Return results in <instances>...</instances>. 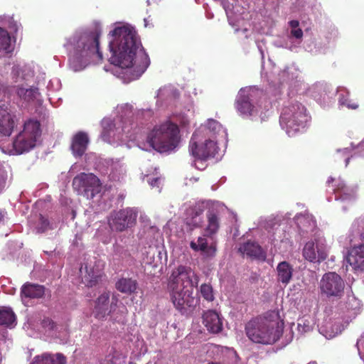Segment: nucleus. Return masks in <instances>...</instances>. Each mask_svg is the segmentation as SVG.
<instances>
[{
  "label": "nucleus",
  "mask_w": 364,
  "mask_h": 364,
  "mask_svg": "<svg viewBox=\"0 0 364 364\" xmlns=\"http://www.w3.org/2000/svg\"><path fill=\"white\" fill-rule=\"evenodd\" d=\"M111 33L110 63L122 68L133 67L139 75L144 73L149 65L150 60L143 48L138 50L141 45L134 28L130 24H123Z\"/></svg>",
  "instance_id": "1"
},
{
  "label": "nucleus",
  "mask_w": 364,
  "mask_h": 364,
  "mask_svg": "<svg viewBox=\"0 0 364 364\" xmlns=\"http://www.w3.org/2000/svg\"><path fill=\"white\" fill-rule=\"evenodd\" d=\"M198 280L190 267L179 265L172 271L168 280V289L173 306L181 314L187 311V307L196 305L197 301L193 292Z\"/></svg>",
  "instance_id": "2"
},
{
  "label": "nucleus",
  "mask_w": 364,
  "mask_h": 364,
  "mask_svg": "<svg viewBox=\"0 0 364 364\" xmlns=\"http://www.w3.org/2000/svg\"><path fill=\"white\" fill-rule=\"evenodd\" d=\"M282 326L279 311H269L250 320L245 326V331L254 343L270 345L279 339Z\"/></svg>",
  "instance_id": "3"
},
{
  "label": "nucleus",
  "mask_w": 364,
  "mask_h": 364,
  "mask_svg": "<svg viewBox=\"0 0 364 364\" xmlns=\"http://www.w3.org/2000/svg\"><path fill=\"white\" fill-rule=\"evenodd\" d=\"M180 139V130L178 125L170 121L155 125L146 138L149 144L160 153L175 149L178 146Z\"/></svg>",
  "instance_id": "4"
},
{
  "label": "nucleus",
  "mask_w": 364,
  "mask_h": 364,
  "mask_svg": "<svg viewBox=\"0 0 364 364\" xmlns=\"http://www.w3.org/2000/svg\"><path fill=\"white\" fill-rule=\"evenodd\" d=\"M101 34V30L97 26L80 33L75 40L74 54L75 57L85 62L91 60H102V53L100 48Z\"/></svg>",
  "instance_id": "5"
},
{
  "label": "nucleus",
  "mask_w": 364,
  "mask_h": 364,
  "mask_svg": "<svg viewBox=\"0 0 364 364\" xmlns=\"http://www.w3.org/2000/svg\"><path fill=\"white\" fill-rule=\"evenodd\" d=\"M307 122L305 107L296 102L283 108L280 115V124L289 136H295L305 127Z\"/></svg>",
  "instance_id": "6"
},
{
  "label": "nucleus",
  "mask_w": 364,
  "mask_h": 364,
  "mask_svg": "<svg viewBox=\"0 0 364 364\" xmlns=\"http://www.w3.org/2000/svg\"><path fill=\"white\" fill-rule=\"evenodd\" d=\"M319 289L321 295L329 299H339L344 295L345 282L339 274L329 272L321 277Z\"/></svg>",
  "instance_id": "7"
},
{
  "label": "nucleus",
  "mask_w": 364,
  "mask_h": 364,
  "mask_svg": "<svg viewBox=\"0 0 364 364\" xmlns=\"http://www.w3.org/2000/svg\"><path fill=\"white\" fill-rule=\"evenodd\" d=\"M73 187L79 194L83 195L88 199H92L100 193L102 183L93 173H80L74 177Z\"/></svg>",
  "instance_id": "8"
},
{
  "label": "nucleus",
  "mask_w": 364,
  "mask_h": 364,
  "mask_svg": "<svg viewBox=\"0 0 364 364\" xmlns=\"http://www.w3.org/2000/svg\"><path fill=\"white\" fill-rule=\"evenodd\" d=\"M216 143L210 139H206L203 143H198V134L194 132L189 142V152L196 159L207 160L213 158L217 153Z\"/></svg>",
  "instance_id": "9"
},
{
  "label": "nucleus",
  "mask_w": 364,
  "mask_h": 364,
  "mask_svg": "<svg viewBox=\"0 0 364 364\" xmlns=\"http://www.w3.org/2000/svg\"><path fill=\"white\" fill-rule=\"evenodd\" d=\"M137 213L132 208H125L115 212L112 215L110 226L115 230L122 232L135 225Z\"/></svg>",
  "instance_id": "10"
},
{
  "label": "nucleus",
  "mask_w": 364,
  "mask_h": 364,
  "mask_svg": "<svg viewBox=\"0 0 364 364\" xmlns=\"http://www.w3.org/2000/svg\"><path fill=\"white\" fill-rule=\"evenodd\" d=\"M254 90L251 88H242L237 96L235 106L237 111L243 117H251L257 113L252 103Z\"/></svg>",
  "instance_id": "11"
},
{
  "label": "nucleus",
  "mask_w": 364,
  "mask_h": 364,
  "mask_svg": "<svg viewBox=\"0 0 364 364\" xmlns=\"http://www.w3.org/2000/svg\"><path fill=\"white\" fill-rule=\"evenodd\" d=\"M304 257L311 262H321L327 257L326 247L317 241H309L303 248Z\"/></svg>",
  "instance_id": "12"
},
{
  "label": "nucleus",
  "mask_w": 364,
  "mask_h": 364,
  "mask_svg": "<svg viewBox=\"0 0 364 364\" xmlns=\"http://www.w3.org/2000/svg\"><path fill=\"white\" fill-rule=\"evenodd\" d=\"M109 291H104L95 301L92 314L98 320H104L113 308V301L109 304Z\"/></svg>",
  "instance_id": "13"
},
{
  "label": "nucleus",
  "mask_w": 364,
  "mask_h": 364,
  "mask_svg": "<svg viewBox=\"0 0 364 364\" xmlns=\"http://www.w3.org/2000/svg\"><path fill=\"white\" fill-rule=\"evenodd\" d=\"M206 225L204 229L205 236L213 240L220 228V211L214 208H209L206 213Z\"/></svg>",
  "instance_id": "14"
},
{
  "label": "nucleus",
  "mask_w": 364,
  "mask_h": 364,
  "mask_svg": "<svg viewBox=\"0 0 364 364\" xmlns=\"http://www.w3.org/2000/svg\"><path fill=\"white\" fill-rule=\"evenodd\" d=\"M348 263L356 272H364V243L353 245L348 252Z\"/></svg>",
  "instance_id": "15"
},
{
  "label": "nucleus",
  "mask_w": 364,
  "mask_h": 364,
  "mask_svg": "<svg viewBox=\"0 0 364 364\" xmlns=\"http://www.w3.org/2000/svg\"><path fill=\"white\" fill-rule=\"evenodd\" d=\"M203 323L207 330L212 333H218L223 330V321L219 314L213 311L208 310L203 314Z\"/></svg>",
  "instance_id": "16"
},
{
  "label": "nucleus",
  "mask_w": 364,
  "mask_h": 364,
  "mask_svg": "<svg viewBox=\"0 0 364 364\" xmlns=\"http://www.w3.org/2000/svg\"><path fill=\"white\" fill-rule=\"evenodd\" d=\"M207 237L205 233L198 238L197 242L191 241L190 247L194 251L201 252L205 257H212L215 255L217 251L216 243L213 242L208 245Z\"/></svg>",
  "instance_id": "17"
},
{
  "label": "nucleus",
  "mask_w": 364,
  "mask_h": 364,
  "mask_svg": "<svg viewBox=\"0 0 364 364\" xmlns=\"http://www.w3.org/2000/svg\"><path fill=\"white\" fill-rule=\"evenodd\" d=\"M14 125V116L9 108L4 105L0 106V133L5 136L11 135Z\"/></svg>",
  "instance_id": "18"
},
{
  "label": "nucleus",
  "mask_w": 364,
  "mask_h": 364,
  "mask_svg": "<svg viewBox=\"0 0 364 364\" xmlns=\"http://www.w3.org/2000/svg\"><path fill=\"white\" fill-rule=\"evenodd\" d=\"M89 144V137L84 132H78L74 135L71 143V150L75 156L80 157L86 151Z\"/></svg>",
  "instance_id": "19"
},
{
  "label": "nucleus",
  "mask_w": 364,
  "mask_h": 364,
  "mask_svg": "<svg viewBox=\"0 0 364 364\" xmlns=\"http://www.w3.org/2000/svg\"><path fill=\"white\" fill-rule=\"evenodd\" d=\"M46 287L43 285L25 283L21 289V296L27 299H41L45 295Z\"/></svg>",
  "instance_id": "20"
},
{
  "label": "nucleus",
  "mask_w": 364,
  "mask_h": 364,
  "mask_svg": "<svg viewBox=\"0 0 364 364\" xmlns=\"http://www.w3.org/2000/svg\"><path fill=\"white\" fill-rule=\"evenodd\" d=\"M239 252L242 255L254 259H264L265 253L261 246L256 242L248 241L240 245Z\"/></svg>",
  "instance_id": "21"
},
{
  "label": "nucleus",
  "mask_w": 364,
  "mask_h": 364,
  "mask_svg": "<svg viewBox=\"0 0 364 364\" xmlns=\"http://www.w3.org/2000/svg\"><path fill=\"white\" fill-rule=\"evenodd\" d=\"M293 271V267L289 262H279L277 266V281L284 285L288 284L292 279Z\"/></svg>",
  "instance_id": "22"
},
{
  "label": "nucleus",
  "mask_w": 364,
  "mask_h": 364,
  "mask_svg": "<svg viewBox=\"0 0 364 364\" xmlns=\"http://www.w3.org/2000/svg\"><path fill=\"white\" fill-rule=\"evenodd\" d=\"M36 140L19 133L14 141L15 149L20 154L28 151L36 145Z\"/></svg>",
  "instance_id": "23"
},
{
  "label": "nucleus",
  "mask_w": 364,
  "mask_h": 364,
  "mask_svg": "<svg viewBox=\"0 0 364 364\" xmlns=\"http://www.w3.org/2000/svg\"><path fill=\"white\" fill-rule=\"evenodd\" d=\"M21 134L30 136L37 141L41 134V124L36 119H30L24 123L23 130Z\"/></svg>",
  "instance_id": "24"
},
{
  "label": "nucleus",
  "mask_w": 364,
  "mask_h": 364,
  "mask_svg": "<svg viewBox=\"0 0 364 364\" xmlns=\"http://www.w3.org/2000/svg\"><path fill=\"white\" fill-rule=\"evenodd\" d=\"M115 287L122 293L131 294L136 291L137 282L131 278H121L117 282Z\"/></svg>",
  "instance_id": "25"
},
{
  "label": "nucleus",
  "mask_w": 364,
  "mask_h": 364,
  "mask_svg": "<svg viewBox=\"0 0 364 364\" xmlns=\"http://www.w3.org/2000/svg\"><path fill=\"white\" fill-rule=\"evenodd\" d=\"M85 274L82 278V283L88 287L95 286L101 277L100 272L99 271H95L93 268L88 267L87 265H85Z\"/></svg>",
  "instance_id": "26"
},
{
  "label": "nucleus",
  "mask_w": 364,
  "mask_h": 364,
  "mask_svg": "<svg viewBox=\"0 0 364 364\" xmlns=\"http://www.w3.org/2000/svg\"><path fill=\"white\" fill-rule=\"evenodd\" d=\"M16 321V316L11 308L0 307V326H10Z\"/></svg>",
  "instance_id": "27"
},
{
  "label": "nucleus",
  "mask_w": 364,
  "mask_h": 364,
  "mask_svg": "<svg viewBox=\"0 0 364 364\" xmlns=\"http://www.w3.org/2000/svg\"><path fill=\"white\" fill-rule=\"evenodd\" d=\"M16 94L24 101L31 102L36 99L39 93L37 88H25L23 87H18L16 89Z\"/></svg>",
  "instance_id": "28"
},
{
  "label": "nucleus",
  "mask_w": 364,
  "mask_h": 364,
  "mask_svg": "<svg viewBox=\"0 0 364 364\" xmlns=\"http://www.w3.org/2000/svg\"><path fill=\"white\" fill-rule=\"evenodd\" d=\"M11 48V36L8 31L0 27V50L9 52Z\"/></svg>",
  "instance_id": "29"
},
{
  "label": "nucleus",
  "mask_w": 364,
  "mask_h": 364,
  "mask_svg": "<svg viewBox=\"0 0 364 364\" xmlns=\"http://www.w3.org/2000/svg\"><path fill=\"white\" fill-rule=\"evenodd\" d=\"M50 229H52V227L48 218H45L43 215H40L39 221L36 226L37 232L43 233Z\"/></svg>",
  "instance_id": "30"
},
{
  "label": "nucleus",
  "mask_w": 364,
  "mask_h": 364,
  "mask_svg": "<svg viewBox=\"0 0 364 364\" xmlns=\"http://www.w3.org/2000/svg\"><path fill=\"white\" fill-rule=\"evenodd\" d=\"M200 294L202 296L208 301L214 300L213 288L210 284H203L200 286Z\"/></svg>",
  "instance_id": "31"
},
{
  "label": "nucleus",
  "mask_w": 364,
  "mask_h": 364,
  "mask_svg": "<svg viewBox=\"0 0 364 364\" xmlns=\"http://www.w3.org/2000/svg\"><path fill=\"white\" fill-rule=\"evenodd\" d=\"M102 364H121L119 356L115 353H109L106 356Z\"/></svg>",
  "instance_id": "32"
},
{
  "label": "nucleus",
  "mask_w": 364,
  "mask_h": 364,
  "mask_svg": "<svg viewBox=\"0 0 364 364\" xmlns=\"http://www.w3.org/2000/svg\"><path fill=\"white\" fill-rule=\"evenodd\" d=\"M291 35L297 39H301L303 36V31L299 27V24H291Z\"/></svg>",
  "instance_id": "33"
},
{
  "label": "nucleus",
  "mask_w": 364,
  "mask_h": 364,
  "mask_svg": "<svg viewBox=\"0 0 364 364\" xmlns=\"http://www.w3.org/2000/svg\"><path fill=\"white\" fill-rule=\"evenodd\" d=\"M41 326L44 328H48V330H53L55 327V322L50 318L46 317L41 321Z\"/></svg>",
  "instance_id": "34"
},
{
  "label": "nucleus",
  "mask_w": 364,
  "mask_h": 364,
  "mask_svg": "<svg viewBox=\"0 0 364 364\" xmlns=\"http://www.w3.org/2000/svg\"><path fill=\"white\" fill-rule=\"evenodd\" d=\"M200 211H196L194 213V216L192 218V221L190 223L194 228H199L201 226V219L200 218L198 220H197V218L200 215Z\"/></svg>",
  "instance_id": "35"
},
{
  "label": "nucleus",
  "mask_w": 364,
  "mask_h": 364,
  "mask_svg": "<svg viewBox=\"0 0 364 364\" xmlns=\"http://www.w3.org/2000/svg\"><path fill=\"white\" fill-rule=\"evenodd\" d=\"M53 357L54 364H65L66 363V358L60 353H57L55 356L51 355Z\"/></svg>",
  "instance_id": "36"
},
{
  "label": "nucleus",
  "mask_w": 364,
  "mask_h": 364,
  "mask_svg": "<svg viewBox=\"0 0 364 364\" xmlns=\"http://www.w3.org/2000/svg\"><path fill=\"white\" fill-rule=\"evenodd\" d=\"M53 360V357L50 355H43L42 357V359L39 361H37L34 364H54Z\"/></svg>",
  "instance_id": "37"
},
{
  "label": "nucleus",
  "mask_w": 364,
  "mask_h": 364,
  "mask_svg": "<svg viewBox=\"0 0 364 364\" xmlns=\"http://www.w3.org/2000/svg\"><path fill=\"white\" fill-rule=\"evenodd\" d=\"M341 103L343 105H346V106L348 108H351L352 109H355L358 107V105L354 102H352L350 103H346L345 102L341 101Z\"/></svg>",
  "instance_id": "38"
},
{
  "label": "nucleus",
  "mask_w": 364,
  "mask_h": 364,
  "mask_svg": "<svg viewBox=\"0 0 364 364\" xmlns=\"http://www.w3.org/2000/svg\"><path fill=\"white\" fill-rule=\"evenodd\" d=\"M159 182H160V178H154L151 179V181H149V183L153 187L154 186L159 187Z\"/></svg>",
  "instance_id": "39"
},
{
  "label": "nucleus",
  "mask_w": 364,
  "mask_h": 364,
  "mask_svg": "<svg viewBox=\"0 0 364 364\" xmlns=\"http://www.w3.org/2000/svg\"><path fill=\"white\" fill-rule=\"evenodd\" d=\"M360 240L364 242V231L360 234Z\"/></svg>",
  "instance_id": "40"
},
{
  "label": "nucleus",
  "mask_w": 364,
  "mask_h": 364,
  "mask_svg": "<svg viewBox=\"0 0 364 364\" xmlns=\"http://www.w3.org/2000/svg\"><path fill=\"white\" fill-rule=\"evenodd\" d=\"M358 225H360V223H364V220L363 219H358L355 222Z\"/></svg>",
  "instance_id": "41"
},
{
  "label": "nucleus",
  "mask_w": 364,
  "mask_h": 364,
  "mask_svg": "<svg viewBox=\"0 0 364 364\" xmlns=\"http://www.w3.org/2000/svg\"><path fill=\"white\" fill-rule=\"evenodd\" d=\"M289 23H299L298 21H295V20H292V21H290Z\"/></svg>",
  "instance_id": "42"
},
{
  "label": "nucleus",
  "mask_w": 364,
  "mask_h": 364,
  "mask_svg": "<svg viewBox=\"0 0 364 364\" xmlns=\"http://www.w3.org/2000/svg\"><path fill=\"white\" fill-rule=\"evenodd\" d=\"M4 218V215L2 214L1 212H0V221H1Z\"/></svg>",
  "instance_id": "43"
},
{
  "label": "nucleus",
  "mask_w": 364,
  "mask_h": 364,
  "mask_svg": "<svg viewBox=\"0 0 364 364\" xmlns=\"http://www.w3.org/2000/svg\"><path fill=\"white\" fill-rule=\"evenodd\" d=\"M82 269H83V268H82V267L80 268V270L82 274Z\"/></svg>",
  "instance_id": "44"
},
{
  "label": "nucleus",
  "mask_w": 364,
  "mask_h": 364,
  "mask_svg": "<svg viewBox=\"0 0 364 364\" xmlns=\"http://www.w3.org/2000/svg\"><path fill=\"white\" fill-rule=\"evenodd\" d=\"M333 181V179H332V178H331V180H330V179H328V183H330V181Z\"/></svg>",
  "instance_id": "45"
}]
</instances>
